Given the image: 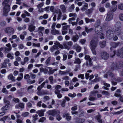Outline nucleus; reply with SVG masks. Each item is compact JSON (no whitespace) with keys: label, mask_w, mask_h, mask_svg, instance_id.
<instances>
[{"label":"nucleus","mask_w":123,"mask_h":123,"mask_svg":"<svg viewBox=\"0 0 123 123\" xmlns=\"http://www.w3.org/2000/svg\"><path fill=\"white\" fill-rule=\"evenodd\" d=\"M123 67V61H119L116 63H113L111 66V70L109 71L108 75L112 78V80H115V77L114 75L112 73L111 71L116 70L120 68Z\"/></svg>","instance_id":"obj_1"},{"label":"nucleus","mask_w":123,"mask_h":123,"mask_svg":"<svg viewBox=\"0 0 123 123\" xmlns=\"http://www.w3.org/2000/svg\"><path fill=\"white\" fill-rule=\"evenodd\" d=\"M95 31L96 34L100 36V38L101 39L104 38V35L102 33V29L101 26L99 25L95 27Z\"/></svg>","instance_id":"obj_2"},{"label":"nucleus","mask_w":123,"mask_h":123,"mask_svg":"<svg viewBox=\"0 0 123 123\" xmlns=\"http://www.w3.org/2000/svg\"><path fill=\"white\" fill-rule=\"evenodd\" d=\"M48 113L50 115L52 116H55L57 115L56 116V119L58 121L61 120L62 118L61 117L60 115H59L60 112L58 111H48Z\"/></svg>","instance_id":"obj_3"},{"label":"nucleus","mask_w":123,"mask_h":123,"mask_svg":"<svg viewBox=\"0 0 123 123\" xmlns=\"http://www.w3.org/2000/svg\"><path fill=\"white\" fill-rule=\"evenodd\" d=\"M3 9V15L6 16L10 10V5L4 6Z\"/></svg>","instance_id":"obj_4"},{"label":"nucleus","mask_w":123,"mask_h":123,"mask_svg":"<svg viewBox=\"0 0 123 123\" xmlns=\"http://www.w3.org/2000/svg\"><path fill=\"white\" fill-rule=\"evenodd\" d=\"M4 31L5 32L10 35L13 34L14 32V29L11 27L6 28L4 30Z\"/></svg>","instance_id":"obj_5"},{"label":"nucleus","mask_w":123,"mask_h":123,"mask_svg":"<svg viewBox=\"0 0 123 123\" xmlns=\"http://www.w3.org/2000/svg\"><path fill=\"white\" fill-rule=\"evenodd\" d=\"M73 44V42L72 41H70L63 42V45L65 49L68 50L71 47Z\"/></svg>","instance_id":"obj_6"},{"label":"nucleus","mask_w":123,"mask_h":123,"mask_svg":"<svg viewBox=\"0 0 123 123\" xmlns=\"http://www.w3.org/2000/svg\"><path fill=\"white\" fill-rule=\"evenodd\" d=\"M113 14L111 12H109L107 13L105 20L107 21H110L113 19Z\"/></svg>","instance_id":"obj_7"},{"label":"nucleus","mask_w":123,"mask_h":123,"mask_svg":"<svg viewBox=\"0 0 123 123\" xmlns=\"http://www.w3.org/2000/svg\"><path fill=\"white\" fill-rule=\"evenodd\" d=\"M116 54L119 57L121 58H123V47L122 48L117 50Z\"/></svg>","instance_id":"obj_8"},{"label":"nucleus","mask_w":123,"mask_h":123,"mask_svg":"<svg viewBox=\"0 0 123 123\" xmlns=\"http://www.w3.org/2000/svg\"><path fill=\"white\" fill-rule=\"evenodd\" d=\"M113 32L112 30H107L106 32V35L107 37L110 39H111L112 38L113 36Z\"/></svg>","instance_id":"obj_9"},{"label":"nucleus","mask_w":123,"mask_h":123,"mask_svg":"<svg viewBox=\"0 0 123 123\" xmlns=\"http://www.w3.org/2000/svg\"><path fill=\"white\" fill-rule=\"evenodd\" d=\"M115 33L118 36H120L121 37L123 36V33L119 29H114Z\"/></svg>","instance_id":"obj_10"},{"label":"nucleus","mask_w":123,"mask_h":123,"mask_svg":"<svg viewBox=\"0 0 123 123\" xmlns=\"http://www.w3.org/2000/svg\"><path fill=\"white\" fill-rule=\"evenodd\" d=\"M109 54L106 52H103L101 53V57L103 59H107L109 57Z\"/></svg>","instance_id":"obj_11"},{"label":"nucleus","mask_w":123,"mask_h":123,"mask_svg":"<svg viewBox=\"0 0 123 123\" xmlns=\"http://www.w3.org/2000/svg\"><path fill=\"white\" fill-rule=\"evenodd\" d=\"M97 45V42L94 39H92L90 42L91 48H96Z\"/></svg>","instance_id":"obj_12"},{"label":"nucleus","mask_w":123,"mask_h":123,"mask_svg":"<svg viewBox=\"0 0 123 123\" xmlns=\"http://www.w3.org/2000/svg\"><path fill=\"white\" fill-rule=\"evenodd\" d=\"M120 42H118L117 43L113 42L111 43L110 44L111 47L110 49L111 50L112 48H116L120 44Z\"/></svg>","instance_id":"obj_13"},{"label":"nucleus","mask_w":123,"mask_h":123,"mask_svg":"<svg viewBox=\"0 0 123 123\" xmlns=\"http://www.w3.org/2000/svg\"><path fill=\"white\" fill-rule=\"evenodd\" d=\"M45 110L44 109L41 110L37 111L36 113L38 114L39 117H42L44 116V112H45Z\"/></svg>","instance_id":"obj_14"},{"label":"nucleus","mask_w":123,"mask_h":123,"mask_svg":"<svg viewBox=\"0 0 123 123\" xmlns=\"http://www.w3.org/2000/svg\"><path fill=\"white\" fill-rule=\"evenodd\" d=\"M74 48L75 49L77 52H80V51L81 48L79 45L77 44H76L74 46Z\"/></svg>","instance_id":"obj_15"},{"label":"nucleus","mask_w":123,"mask_h":123,"mask_svg":"<svg viewBox=\"0 0 123 123\" xmlns=\"http://www.w3.org/2000/svg\"><path fill=\"white\" fill-rule=\"evenodd\" d=\"M84 19L86 23L87 24L89 23H91L92 22H94L95 21V20L92 18L89 19L88 18H84Z\"/></svg>","instance_id":"obj_16"},{"label":"nucleus","mask_w":123,"mask_h":123,"mask_svg":"<svg viewBox=\"0 0 123 123\" xmlns=\"http://www.w3.org/2000/svg\"><path fill=\"white\" fill-rule=\"evenodd\" d=\"M7 78L8 79L14 82H15L16 81L15 77L13 76L12 74H10L8 76Z\"/></svg>","instance_id":"obj_17"},{"label":"nucleus","mask_w":123,"mask_h":123,"mask_svg":"<svg viewBox=\"0 0 123 123\" xmlns=\"http://www.w3.org/2000/svg\"><path fill=\"white\" fill-rule=\"evenodd\" d=\"M25 104L23 103H20L16 105L15 106V107L16 108H18L19 107L23 109L24 107Z\"/></svg>","instance_id":"obj_18"},{"label":"nucleus","mask_w":123,"mask_h":123,"mask_svg":"<svg viewBox=\"0 0 123 123\" xmlns=\"http://www.w3.org/2000/svg\"><path fill=\"white\" fill-rule=\"evenodd\" d=\"M121 25L122 24L120 22H117L113 28L114 29L118 28L119 29H120L121 28Z\"/></svg>","instance_id":"obj_19"},{"label":"nucleus","mask_w":123,"mask_h":123,"mask_svg":"<svg viewBox=\"0 0 123 123\" xmlns=\"http://www.w3.org/2000/svg\"><path fill=\"white\" fill-rule=\"evenodd\" d=\"M47 68L49 69V70L48 71V74L49 75L53 74L55 71H56L57 70L56 69H52V68L50 67H48Z\"/></svg>","instance_id":"obj_20"},{"label":"nucleus","mask_w":123,"mask_h":123,"mask_svg":"<svg viewBox=\"0 0 123 123\" xmlns=\"http://www.w3.org/2000/svg\"><path fill=\"white\" fill-rule=\"evenodd\" d=\"M116 93L114 94V96L117 97H119L121 96V94L120 93L121 92V90L119 89H117L116 91Z\"/></svg>","instance_id":"obj_21"},{"label":"nucleus","mask_w":123,"mask_h":123,"mask_svg":"<svg viewBox=\"0 0 123 123\" xmlns=\"http://www.w3.org/2000/svg\"><path fill=\"white\" fill-rule=\"evenodd\" d=\"M69 71L68 70L61 71L60 70L59 71V74L61 75H66L68 74Z\"/></svg>","instance_id":"obj_22"},{"label":"nucleus","mask_w":123,"mask_h":123,"mask_svg":"<svg viewBox=\"0 0 123 123\" xmlns=\"http://www.w3.org/2000/svg\"><path fill=\"white\" fill-rule=\"evenodd\" d=\"M29 58L27 57H25L24 58V61L21 62V64L22 65H24L26 63L28 62L29 61Z\"/></svg>","instance_id":"obj_23"},{"label":"nucleus","mask_w":123,"mask_h":123,"mask_svg":"<svg viewBox=\"0 0 123 123\" xmlns=\"http://www.w3.org/2000/svg\"><path fill=\"white\" fill-rule=\"evenodd\" d=\"M61 86L59 85H57L55 86L54 87L55 89V92H60L59 89H61Z\"/></svg>","instance_id":"obj_24"},{"label":"nucleus","mask_w":123,"mask_h":123,"mask_svg":"<svg viewBox=\"0 0 123 123\" xmlns=\"http://www.w3.org/2000/svg\"><path fill=\"white\" fill-rule=\"evenodd\" d=\"M63 116L64 117H66V119L68 121H69L71 119V117L69 116L68 113H65L63 114Z\"/></svg>","instance_id":"obj_25"},{"label":"nucleus","mask_w":123,"mask_h":123,"mask_svg":"<svg viewBox=\"0 0 123 123\" xmlns=\"http://www.w3.org/2000/svg\"><path fill=\"white\" fill-rule=\"evenodd\" d=\"M51 33L53 35H55L56 34H59V31L55 29L51 30Z\"/></svg>","instance_id":"obj_26"},{"label":"nucleus","mask_w":123,"mask_h":123,"mask_svg":"<svg viewBox=\"0 0 123 123\" xmlns=\"http://www.w3.org/2000/svg\"><path fill=\"white\" fill-rule=\"evenodd\" d=\"M35 26L32 25H31L29 26L28 30L30 32H32L35 30Z\"/></svg>","instance_id":"obj_27"},{"label":"nucleus","mask_w":123,"mask_h":123,"mask_svg":"<svg viewBox=\"0 0 123 123\" xmlns=\"http://www.w3.org/2000/svg\"><path fill=\"white\" fill-rule=\"evenodd\" d=\"M88 5L86 3H85L84 5L81 8V10L82 11H84L86 10L88 8Z\"/></svg>","instance_id":"obj_28"},{"label":"nucleus","mask_w":123,"mask_h":123,"mask_svg":"<svg viewBox=\"0 0 123 123\" xmlns=\"http://www.w3.org/2000/svg\"><path fill=\"white\" fill-rule=\"evenodd\" d=\"M78 39L79 36L78 35H76L73 36L72 38V40L74 42H76L77 41Z\"/></svg>","instance_id":"obj_29"},{"label":"nucleus","mask_w":123,"mask_h":123,"mask_svg":"<svg viewBox=\"0 0 123 123\" xmlns=\"http://www.w3.org/2000/svg\"><path fill=\"white\" fill-rule=\"evenodd\" d=\"M60 7L62 12L64 13L65 12L66 8L65 6L64 5H61L60 6Z\"/></svg>","instance_id":"obj_30"},{"label":"nucleus","mask_w":123,"mask_h":123,"mask_svg":"<svg viewBox=\"0 0 123 123\" xmlns=\"http://www.w3.org/2000/svg\"><path fill=\"white\" fill-rule=\"evenodd\" d=\"M117 8V5H112L110 9L111 12H113L116 10Z\"/></svg>","instance_id":"obj_31"},{"label":"nucleus","mask_w":123,"mask_h":123,"mask_svg":"<svg viewBox=\"0 0 123 123\" xmlns=\"http://www.w3.org/2000/svg\"><path fill=\"white\" fill-rule=\"evenodd\" d=\"M99 45L101 47L103 48L105 47L106 45V42L105 41L100 42L99 43Z\"/></svg>","instance_id":"obj_32"},{"label":"nucleus","mask_w":123,"mask_h":123,"mask_svg":"<svg viewBox=\"0 0 123 123\" xmlns=\"http://www.w3.org/2000/svg\"><path fill=\"white\" fill-rule=\"evenodd\" d=\"M23 78V74L20 73L18 74V76L16 80L18 81H20Z\"/></svg>","instance_id":"obj_33"},{"label":"nucleus","mask_w":123,"mask_h":123,"mask_svg":"<svg viewBox=\"0 0 123 123\" xmlns=\"http://www.w3.org/2000/svg\"><path fill=\"white\" fill-rule=\"evenodd\" d=\"M93 9V7H92L88 9L86 11V13L87 14H91L92 12Z\"/></svg>","instance_id":"obj_34"},{"label":"nucleus","mask_w":123,"mask_h":123,"mask_svg":"<svg viewBox=\"0 0 123 123\" xmlns=\"http://www.w3.org/2000/svg\"><path fill=\"white\" fill-rule=\"evenodd\" d=\"M34 86L33 85H31L29 86L27 88V90L30 91L31 92H34V90L32 89V88L34 87Z\"/></svg>","instance_id":"obj_35"},{"label":"nucleus","mask_w":123,"mask_h":123,"mask_svg":"<svg viewBox=\"0 0 123 123\" xmlns=\"http://www.w3.org/2000/svg\"><path fill=\"white\" fill-rule=\"evenodd\" d=\"M54 44H55L56 45H57L61 49H63V46L60 44V43L56 41L55 43H54Z\"/></svg>","instance_id":"obj_36"},{"label":"nucleus","mask_w":123,"mask_h":123,"mask_svg":"<svg viewBox=\"0 0 123 123\" xmlns=\"http://www.w3.org/2000/svg\"><path fill=\"white\" fill-rule=\"evenodd\" d=\"M101 116L100 114L98 115L97 116V120L98 122H99V123H102V119H101Z\"/></svg>","instance_id":"obj_37"},{"label":"nucleus","mask_w":123,"mask_h":123,"mask_svg":"<svg viewBox=\"0 0 123 123\" xmlns=\"http://www.w3.org/2000/svg\"><path fill=\"white\" fill-rule=\"evenodd\" d=\"M14 54L12 53L8 54L7 55V57L8 58H10L11 59H14L13 57Z\"/></svg>","instance_id":"obj_38"},{"label":"nucleus","mask_w":123,"mask_h":123,"mask_svg":"<svg viewBox=\"0 0 123 123\" xmlns=\"http://www.w3.org/2000/svg\"><path fill=\"white\" fill-rule=\"evenodd\" d=\"M81 63V61L80 59L79 58H76L75 60L74 63H75L80 64Z\"/></svg>","instance_id":"obj_39"},{"label":"nucleus","mask_w":123,"mask_h":123,"mask_svg":"<svg viewBox=\"0 0 123 123\" xmlns=\"http://www.w3.org/2000/svg\"><path fill=\"white\" fill-rule=\"evenodd\" d=\"M60 92H55V93L57 95V97L59 98H62V94L60 93Z\"/></svg>","instance_id":"obj_40"},{"label":"nucleus","mask_w":123,"mask_h":123,"mask_svg":"<svg viewBox=\"0 0 123 123\" xmlns=\"http://www.w3.org/2000/svg\"><path fill=\"white\" fill-rule=\"evenodd\" d=\"M85 58L86 60L88 61L89 62H91L92 60V59L90 58V56L87 55H85Z\"/></svg>","instance_id":"obj_41"},{"label":"nucleus","mask_w":123,"mask_h":123,"mask_svg":"<svg viewBox=\"0 0 123 123\" xmlns=\"http://www.w3.org/2000/svg\"><path fill=\"white\" fill-rule=\"evenodd\" d=\"M85 31L87 33H88L89 32H91L93 30V29L92 28L88 29V28L86 26L85 27Z\"/></svg>","instance_id":"obj_42"},{"label":"nucleus","mask_w":123,"mask_h":123,"mask_svg":"<svg viewBox=\"0 0 123 123\" xmlns=\"http://www.w3.org/2000/svg\"><path fill=\"white\" fill-rule=\"evenodd\" d=\"M102 94L103 95H105L109 96L110 95V93L107 91H103L101 92Z\"/></svg>","instance_id":"obj_43"},{"label":"nucleus","mask_w":123,"mask_h":123,"mask_svg":"<svg viewBox=\"0 0 123 123\" xmlns=\"http://www.w3.org/2000/svg\"><path fill=\"white\" fill-rule=\"evenodd\" d=\"M9 2V0H5L3 2L2 5L3 6H6L7 5H9L8 4Z\"/></svg>","instance_id":"obj_44"},{"label":"nucleus","mask_w":123,"mask_h":123,"mask_svg":"<svg viewBox=\"0 0 123 123\" xmlns=\"http://www.w3.org/2000/svg\"><path fill=\"white\" fill-rule=\"evenodd\" d=\"M101 80V78L100 77H98L97 78H96L92 80V81L94 82H97Z\"/></svg>","instance_id":"obj_45"},{"label":"nucleus","mask_w":123,"mask_h":123,"mask_svg":"<svg viewBox=\"0 0 123 123\" xmlns=\"http://www.w3.org/2000/svg\"><path fill=\"white\" fill-rule=\"evenodd\" d=\"M9 105V104L8 103L6 105L3 106L1 108L2 110H7L8 109V107Z\"/></svg>","instance_id":"obj_46"},{"label":"nucleus","mask_w":123,"mask_h":123,"mask_svg":"<svg viewBox=\"0 0 123 123\" xmlns=\"http://www.w3.org/2000/svg\"><path fill=\"white\" fill-rule=\"evenodd\" d=\"M44 84L42 83L41 85L39 86L37 88V90L38 91H40L42 88L44 87Z\"/></svg>","instance_id":"obj_47"},{"label":"nucleus","mask_w":123,"mask_h":123,"mask_svg":"<svg viewBox=\"0 0 123 123\" xmlns=\"http://www.w3.org/2000/svg\"><path fill=\"white\" fill-rule=\"evenodd\" d=\"M123 112V109L117 112H115L112 113L113 115H118Z\"/></svg>","instance_id":"obj_48"},{"label":"nucleus","mask_w":123,"mask_h":123,"mask_svg":"<svg viewBox=\"0 0 123 123\" xmlns=\"http://www.w3.org/2000/svg\"><path fill=\"white\" fill-rule=\"evenodd\" d=\"M58 16L57 17V19L58 20H59L62 14V12H61V11L60 10H59L58 11Z\"/></svg>","instance_id":"obj_49"},{"label":"nucleus","mask_w":123,"mask_h":123,"mask_svg":"<svg viewBox=\"0 0 123 123\" xmlns=\"http://www.w3.org/2000/svg\"><path fill=\"white\" fill-rule=\"evenodd\" d=\"M49 96H45L43 98V102H45L46 101L49 100Z\"/></svg>","instance_id":"obj_50"},{"label":"nucleus","mask_w":123,"mask_h":123,"mask_svg":"<svg viewBox=\"0 0 123 123\" xmlns=\"http://www.w3.org/2000/svg\"><path fill=\"white\" fill-rule=\"evenodd\" d=\"M11 49V47L6 48L5 49V52L6 53H7Z\"/></svg>","instance_id":"obj_51"},{"label":"nucleus","mask_w":123,"mask_h":123,"mask_svg":"<svg viewBox=\"0 0 123 123\" xmlns=\"http://www.w3.org/2000/svg\"><path fill=\"white\" fill-rule=\"evenodd\" d=\"M102 83H103V85L105 86L108 87H110V85L109 84L106 83L105 81H102Z\"/></svg>","instance_id":"obj_52"},{"label":"nucleus","mask_w":123,"mask_h":123,"mask_svg":"<svg viewBox=\"0 0 123 123\" xmlns=\"http://www.w3.org/2000/svg\"><path fill=\"white\" fill-rule=\"evenodd\" d=\"M44 27L42 26H40L38 28V31H43L44 29Z\"/></svg>","instance_id":"obj_53"},{"label":"nucleus","mask_w":123,"mask_h":123,"mask_svg":"<svg viewBox=\"0 0 123 123\" xmlns=\"http://www.w3.org/2000/svg\"><path fill=\"white\" fill-rule=\"evenodd\" d=\"M46 119V118L45 117H43L40 118L39 122H43Z\"/></svg>","instance_id":"obj_54"},{"label":"nucleus","mask_w":123,"mask_h":123,"mask_svg":"<svg viewBox=\"0 0 123 123\" xmlns=\"http://www.w3.org/2000/svg\"><path fill=\"white\" fill-rule=\"evenodd\" d=\"M38 115L37 114H35L34 115H33L32 116L33 120L34 121H35L37 119Z\"/></svg>","instance_id":"obj_55"},{"label":"nucleus","mask_w":123,"mask_h":123,"mask_svg":"<svg viewBox=\"0 0 123 123\" xmlns=\"http://www.w3.org/2000/svg\"><path fill=\"white\" fill-rule=\"evenodd\" d=\"M30 77V76L29 74H25L24 75V78L25 80L29 79Z\"/></svg>","instance_id":"obj_56"},{"label":"nucleus","mask_w":123,"mask_h":123,"mask_svg":"<svg viewBox=\"0 0 123 123\" xmlns=\"http://www.w3.org/2000/svg\"><path fill=\"white\" fill-rule=\"evenodd\" d=\"M115 54V51L114 50L113 51H111L110 54V56L111 57H113L114 56Z\"/></svg>","instance_id":"obj_57"},{"label":"nucleus","mask_w":123,"mask_h":123,"mask_svg":"<svg viewBox=\"0 0 123 123\" xmlns=\"http://www.w3.org/2000/svg\"><path fill=\"white\" fill-rule=\"evenodd\" d=\"M44 4V3L43 2H42L40 4H39L37 6V7L38 8H41L42 7Z\"/></svg>","instance_id":"obj_58"},{"label":"nucleus","mask_w":123,"mask_h":123,"mask_svg":"<svg viewBox=\"0 0 123 123\" xmlns=\"http://www.w3.org/2000/svg\"><path fill=\"white\" fill-rule=\"evenodd\" d=\"M49 79L50 81V84H53V83L52 81L53 80V77L52 76H50L49 77Z\"/></svg>","instance_id":"obj_59"},{"label":"nucleus","mask_w":123,"mask_h":123,"mask_svg":"<svg viewBox=\"0 0 123 123\" xmlns=\"http://www.w3.org/2000/svg\"><path fill=\"white\" fill-rule=\"evenodd\" d=\"M118 8L121 10H123V4L121 3L118 5Z\"/></svg>","instance_id":"obj_60"},{"label":"nucleus","mask_w":123,"mask_h":123,"mask_svg":"<svg viewBox=\"0 0 123 123\" xmlns=\"http://www.w3.org/2000/svg\"><path fill=\"white\" fill-rule=\"evenodd\" d=\"M29 113L28 112H25L22 114V116L24 117H25L28 116Z\"/></svg>","instance_id":"obj_61"},{"label":"nucleus","mask_w":123,"mask_h":123,"mask_svg":"<svg viewBox=\"0 0 123 123\" xmlns=\"http://www.w3.org/2000/svg\"><path fill=\"white\" fill-rule=\"evenodd\" d=\"M99 11L101 12H104L105 11V9L104 7H100L99 9Z\"/></svg>","instance_id":"obj_62"},{"label":"nucleus","mask_w":123,"mask_h":123,"mask_svg":"<svg viewBox=\"0 0 123 123\" xmlns=\"http://www.w3.org/2000/svg\"><path fill=\"white\" fill-rule=\"evenodd\" d=\"M69 27V25H66L63 26L62 28V30L65 31H67V30L68 28Z\"/></svg>","instance_id":"obj_63"},{"label":"nucleus","mask_w":123,"mask_h":123,"mask_svg":"<svg viewBox=\"0 0 123 123\" xmlns=\"http://www.w3.org/2000/svg\"><path fill=\"white\" fill-rule=\"evenodd\" d=\"M119 18L120 20L123 21V13H121L120 14Z\"/></svg>","instance_id":"obj_64"}]
</instances>
